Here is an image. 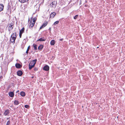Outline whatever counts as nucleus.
<instances>
[{"label":"nucleus","instance_id":"7","mask_svg":"<svg viewBox=\"0 0 125 125\" xmlns=\"http://www.w3.org/2000/svg\"><path fill=\"white\" fill-rule=\"evenodd\" d=\"M46 39L44 37L41 38H40L39 39L37 40V42L39 41H45Z\"/></svg>","mask_w":125,"mask_h":125},{"label":"nucleus","instance_id":"33","mask_svg":"<svg viewBox=\"0 0 125 125\" xmlns=\"http://www.w3.org/2000/svg\"><path fill=\"white\" fill-rule=\"evenodd\" d=\"M33 17H31V20H32V19H33Z\"/></svg>","mask_w":125,"mask_h":125},{"label":"nucleus","instance_id":"6","mask_svg":"<svg viewBox=\"0 0 125 125\" xmlns=\"http://www.w3.org/2000/svg\"><path fill=\"white\" fill-rule=\"evenodd\" d=\"M49 67L47 65L45 66L43 68V69L46 71H48L49 70Z\"/></svg>","mask_w":125,"mask_h":125},{"label":"nucleus","instance_id":"34","mask_svg":"<svg viewBox=\"0 0 125 125\" xmlns=\"http://www.w3.org/2000/svg\"><path fill=\"white\" fill-rule=\"evenodd\" d=\"M49 29H50H50H51V28H50Z\"/></svg>","mask_w":125,"mask_h":125},{"label":"nucleus","instance_id":"35","mask_svg":"<svg viewBox=\"0 0 125 125\" xmlns=\"http://www.w3.org/2000/svg\"><path fill=\"white\" fill-rule=\"evenodd\" d=\"M19 91H17V92H19Z\"/></svg>","mask_w":125,"mask_h":125},{"label":"nucleus","instance_id":"22","mask_svg":"<svg viewBox=\"0 0 125 125\" xmlns=\"http://www.w3.org/2000/svg\"><path fill=\"white\" fill-rule=\"evenodd\" d=\"M36 20V19L35 18H33V19H32V20H31V22H32L33 23V21H34V23H35V21Z\"/></svg>","mask_w":125,"mask_h":125},{"label":"nucleus","instance_id":"23","mask_svg":"<svg viewBox=\"0 0 125 125\" xmlns=\"http://www.w3.org/2000/svg\"><path fill=\"white\" fill-rule=\"evenodd\" d=\"M16 32H14V33H13L11 36V37L12 36H14L15 37V38H16Z\"/></svg>","mask_w":125,"mask_h":125},{"label":"nucleus","instance_id":"31","mask_svg":"<svg viewBox=\"0 0 125 125\" xmlns=\"http://www.w3.org/2000/svg\"><path fill=\"white\" fill-rule=\"evenodd\" d=\"M63 39H59V40L60 41H62L63 40Z\"/></svg>","mask_w":125,"mask_h":125},{"label":"nucleus","instance_id":"36","mask_svg":"<svg viewBox=\"0 0 125 125\" xmlns=\"http://www.w3.org/2000/svg\"><path fill=\"white\" fill-rule=\"evenodd\" d=\"M33 77H32V78H33Z\"/></svg>","mask_w":125,"mask_h":125},{"label":"nucleus","instance_id":"28","mask_svg":"<svg viewBox=\"0 0 125 125\" xmlns=\"http://www.w3.org/2000/svg\"><path fill=\"white\" fill-rule=\"evenodd\" d=\"M78 15H76L74 17V19H76L77 17H78Z\"/></svg>","mask_w":125,"mask_h":125},{"label":"nucleus","instance_id":"24","mask_svg":"<svg viewBox=\"0 0 125 125\" xmlns=\"http://www.w3.org/2000/svg\"><path fill=\"white\" fill-rule=\"evenodd\" d=\"M33 46L34 48V49L35 50H37V45L35 44H33Z\"/></svg>","mask_w":125,"mask_h":125},{"label":"nucleus","instance_id":"13","mask_svg":"<svg viewBox=\"0 0 125 125\" xmlns=\"http://www.w3.org/2000/svg\"><path fill=\"white\" fill-rule=\"evenodd\" d=\"M4 6L2 4H0V12L3 10Z\"/></svg>","mask_w":125,"mask_h":125},{"label":"nucleus","instance_id":"9","mask_svg":"<svg viewBox=\"0 0 125 125\" xmlns=\"http://www.w3.org/2000/svg\"><path fill=\"white\" fill-rule=\"evenodd\" d=\"M47 22H46L44 23L40 27V30L42 29V28L45 27L47 25Z\"/></svg>","mask_w":125,"mask_h":125},{"label":"nucleus","instance_id":"18","mask_svg":"<svg viewBox=\"0 0 125 125\" xmlns=\"http://www.w3.org/2000/svg\"><path fill=\"white\" fill-rule=\"evenodd\" d=\"M43 47V46L42 45H40L38 48V49L39 50H42Z\"/></svg>","mask_w":125,"mask_h":125},{"label":"nucleus","instance_id":"3","mask_svg":"<svg viewBox=\"0 0 125 125\" xmlns=\"http://www.w3.org/2000/svg\"><path fill=\"white\" fill-rule=\"evenodd\" d=\"M16 38H15V37L14 36H13L11 37V38L10 40V42L14 44L15 43Z\"/></svg>","mask_w":125,"mask_h":125},{"label":"nucleus","instance_id":"19","mask_svg":"<svg viewBox=\"0 0 125 125\" xmlns=\"http://www.w3.org/2000/svg\"><path fill=\"white\" fill-rule=\"evenodd\" d=\"M14 104L16 105H18L19 104L18 101L16 100L14 101Z\"/></svg>","mask_w":125,"mask_h":125},{"label":"nucleus","instance_id":"29","mask_svg":"<svg viewBox=\"0 0 125 125\" xmlns=\"http://www.w3.org/2000/svg\"><path fill=\"white\" fill-rule=\"evenodd\" d=\"M24 107L25 108H28L29 107V106L28 105H25Z\"/></svg>","mask_w":125,"mask_h":125},{"label":"nucleus","instance_id":"4","mask_svg":"<svg viewBox=\"0 0 125 125\" xmlns=\"http://www.w3.org/2000/svg\"><path fill=\"white\" fill-rule=\"evenodd\" d=\"M56 2L55 1H53L51 4V6L52 7H55L56 6Z\"/></svg>","mask_w":125,"mask_h":125},{"label":"nucleus","instance_id":"25","mask_svg":"<svg viewBox=\"0 0 125 125\" xmlns=\"http://www.w3.org/2000/svg\"><path fill=\"white\" fill-rule=\"evenodd\" d=\"M59 22V21H57L55 22L53 24V25H55L56 24H58Z\"/></svg>","mask_w":125,"mask_h":125},{"label":"nucleus","instance_id":"32","mask_svg":"<svg viewBox=\"0 0 125 125\" xmlns=\"http://www.w3.org/2000/svg\"><path fill=\"white\" fill-rule=\"evenodd\" d=\"M38 70L37 69V68H35L34 69V70H35V71H37V70Z\"/></svg>","mask_w":125,"mask_h":125},{"label":"nucleus","instance_id":"11","mask_svg":"<svg viewBox=\"0 0 125 125\" xmlns=\"http://www.w3.org/2000/svg\"><path fill=\"white\" fill-rule=\"evenodd\" d=\"M15 66L16 68H19L21 67V66L19 63H17L15 64Z\"/></svg>","mask_w":125,"mask_h":125},{"label":"nucleus","instance_id":"30","mask_svg":"<svg viewBox=\"0 0 125 125\" xmlns=\"http://www.w3.org/2000/svg\"><path fill=\"white\" fill-rule=\"evenodd\" d=\"M22 33H19V36H20V38H21V35H22Z\"/></svg>","mask_w":125,"mask_h":125},{"label":"nucleus","instance_id":"21","mask_svg":"<svg viewBox=\"0 0 125 125\" xmlns=\"http://www.w3.org/2000/svg\"><path fill=\"white\" fill-rule=\"evenodd\" d=\"M29 69L30 70H31V69L34 66V65H29Z\"/></svg>","mask_w":125,"mask_h":125},{"label":"nucleus","instance_id":"14","mask_svg":"<svg viewBox=\"0 0 125 125\" xmlns=\"http://www.w3.org/2000/svg\"><path fill=\"white\" fill-rule=\"evenodd\" d=\"M55 43V40H52L50 42V44L52 45H53Z\"/></svg>","mask_w":125,"mask_h":125},{"label":"nucleus","instance_id":"26","mask_svg":"<svg viewBox=\"0 0 125 125\" xmlns=\"http://www.w3.org/2000/svg\"><path fill=\"white\" fill-rule=\"evenodd\" d=\"M30 46H29L28 48H27V51L26 52V53H27V54H28V51H29V49H30Z\"/></svg>","mask_w":125,"mask_h":125},{"label":"nucleus","instance_id":"17","mask_svg":"<svg viewBox=\"0 0 125 125\" xmlns=\"http://www.w3.org/2000/svg\"><path fill=\"white\" fill-rule=\"evenodd\" d=\"M29 0H19V1L21 2L24 3L27 2Z\"/></svg>","mask_w":125,"mask_h":125},{"label":"nucleus","instance_id":"10","mask_svg":"<svg viewBox=\"0 0 125 125\" xmlns=\"http://www.w3.org/2000/svg\"><path fill=\"white\" fill-rule=\"evenodd\" d=\"M22 74V72L21 71H19L17 72V74L19 76H21Z\"/></svg>","mask_w":125,"mask_h":125},{"label":"nucleus","instance_id":"8","mask_svg":"<svg viewBox=\"0 0 125 125\" xmlns=\"http://www.w3.org/2000/svg\"><path fill=\"white\" fill-rule=\"evenodd\" d=\"M34 22H33V23L32 22H31L30 21V25L29 26V28L31 29V28H32L34 26Z\"/></svg>","mask_w":125,"mask_h":125},{"label":"nucleus","instance_id":"27","mask_svg":"<svg viewBox=\"0 0 125 125\" xmlns=\"http://www.w3.org/2000/svg\"><path fill=\"white\" fill-rule=\"evenodd\" d=\"M10 124V121H8L7 122L6 124V125H9Z\"/></svg>","mask_w":125,"mask_h":125},{"label":"nucleus","instance_id":"20","mask_svg":"<svg viewBox=\"0 0 125 125\" xmlns=\"http://www.w3.org/2000/svg\"><path fill=\"white\" fill-rule=\"evenodd\" d=\"M24 30V28L23 27L21 29L20 31V33H22Z\"/></svg>","mask_w":125,"mask_h":125},{"label":"nucleus","instance_id":"5","mask_svg":"<svg viewBox=\"0 0 125 125\" xmlns=\"http://www.w3.org/2000/svg\"><path fill=\"white\" fill-rule=\"evenodd\" d=\"M56 15V13L54 12H53L51 13L50 15V18H53Z\"/></svg>","mask_w":125,"mask_h":125},{"label":"nucleus","instance_id":"1","mask_svg":"<svg viewBox=\"0 0 125 125\" xmlns=\"http://www.w3.org/2000/svg\"><path fill=\"white\" fill-rule=\"evenodd\" d=\"M8 28V30L9 32L11 30H12L14 27V24L12 22L10 23L9 24Z\"/></svg>","mask_w":125,"mask_h":125},{"label":"nucleus","instance_id":"15","mask_svg":"<svg viewBox=\"0 0 125 125\" xmlns=\"http://www.w3.org/2000/svg\"><path fill=\"white\" fill-rule=\"evenodd\" d=\"M9 113V110H6L4 113V115H7Z\"/></svg>","mask_w":125,"mask_h":125},{"label":"nucleus","instance_id":"12","mask_svg":"<svg viewBox=\"0 0 125 125\" xmlns=\"http://www.w3.org/2000/svg\"><path fill=\"white\" fill-rule=\"evenodd\" d=\"M14 93L12 92H10L9 93V95L10 97H13L14 96Z\"/></svg>","mask_w":125,"mask_h":125},{"label":"nucleus","instance_id":"16","mask_svg":"<svg viewBox=\"0 0 125 125\" xmlns=\"http://www.w3.org/2000/svg\"><path fill=\"white\" fill-rule=\"evenodd\" d=\"M21 95L23 97H24L25 96V93L24 92L22 91L20 93Z\"/></svg>","mask_w":125,"mask_h":125},{"label":"nucleus","instance_id":"2","mask_svg":"<svg viewBox=\"0 0 125 125\" xmlns=\"http://www.w3.org/2000/svg\"><path fill=\"white\" fill-rule=\"evenodd\" d=\"M37 61V60L36 59L33 60L32 61H31L30 62V63L29 64V65H34V66H35V64L36 63V62Z\"/></svg>","mask_w":125,"mask_h":125}]
</instances>
